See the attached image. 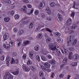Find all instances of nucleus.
<instances>
[{"instance_id": "nucleus-1", "label": "nucleus", "mask_w": 79, "mask_h": 79, "mask_svg": "<svg viewBox=\"0 0 79 79\" xmlns=\"http://www.w3.org/2000/svg\"><path fill=\"white\" fill-rule=\"evenodd\" d=\"M20 10L24 13H26L28 15H30L31 13H32L33 11H34L33 10H31L29 9H27V10H26L25 9H24L23 8H21Z\"/></svg>"}, {"instance_id": "nucleus-2", "label": "nucleus", "mask_w": 79, "mask_h": 79, "mask_svg": "<svg viewBox=\"0 0 79 79\" xmlns=\"http://www.w3.org/2000/svg\"><path fill=\"white\" fill-rule=\"evenodd\" d=\"M49 47L51 50H52L53 51H55L56 48V46L53 43L50 44L49 45Z\"/></svg>"}, {"instance_id": "nucleus-3", "label": "nucleus", "mask_w": 79, "mask_h": 79, "mask_svg": "<svg viewBox=\"0 0 79 79\" xmlns=\"http://www.w3.org/2000/svg\"><path fill=\"white\" fill-rule=\"evenodd\" d=\"M12 75L9 72H7L6 73L4 77H3L4 79H6V78L8 77H10Z\"/></svg>"}, {"instance_id": "nucleus-4", "label": "nucleus", "mask_w": 79, "mask_h": 79, "mask_svg": "<svg viewBox=\"0 0 79 79\" xmlns=\"http://www.w3.org/2000/svg\"><path fill=\"white\" fill-rule=\"evenodd\" d=\"M23 69L25 72H29L30 71V68L27 66H23Z\"/></svg>"}, {"instance_id": "nucleus-5", "label": "nucleus", "mask_w": 79, "mask_h": 79, "mask_svg": "<svg viewBox=\"0 0 79 79\" xmlns=\"http://www.w3.org/2000/svg\"><path fill=\"white\" fill-rule=\"evenodd\" d=\"M29 56L31 59H33L34 58V52L33 51H30L29 52Z\"/></svg>"}, {"instance_id": "nucleus-6", "label": "nucleus", "mask_w": 79, "mask_h": 79, "mask_svg": "<svg viewBox=\"0 0 79 79\" xmlns=\"http://www.w3.org/2000/svg\"><path fill=\"white\" fill-rule=\"evenodd\" d=\"M10 36V35L8 33H6L5 35H3V39H4L5 40H6L9 38V37Z\"/></svg>"}, {"instance_id": "nucleus-7", "label": "nucleus", "mask_w": 79, "mask_h": 79, "mask_svg": "<svg viewBox=\"0 0 79 79\" xmlns=\"http://www.w3.org/2000/svg\"><path fill=\"white\" fill-rule=\"evenodd\" d=\"M72 23V20L71 19L69 18L66 22V24L67 26H69Z\"/></svg>"}, {"instance_id": "nucleus-8", "label": "nucleus", "mask_w": 79, "mask_h": 79, "mask_svg": "<svg viewBox=\"0 0 79 79\" xmlns=\"http://www.w3.org/2000/svg\"><path fill=\"white\" fill-rule=\"evenodd\" d=\"M14 62L16 64H18L19 63V60H18V59L15 60L13 58H12L11 62V64L14 63Z\"/></svg>"}, {"instance_id": "nucleus-9", "label": "nucleus", "mask_w": 79, "mask_h": 79, "mask_svg": "<svg viewBox=\"0 0 79 79\" xmlns=\"http://www.w3.org/2000/svg\"><path fill=\"white\" fill-rule=\"evenodd\" d=\"M45 6V3L44 2H41L39 6V8L40 9H42Z\"/></svg>"}, {"instance_id": "nucleus-10", "label": "nucleus", "mask_w": 79, "mask_h": 79, "mask_svg": "<svg viewBox=\"0 0 79 79\" xmlns=\"http://www.w3.org/2000/svg\"><path fill=\"white\" fill-rule=\"evenodd\" d=\"M10 60H11V57L7 56L6 59V61H7L6 64H7V66H8L9 64H10L9 61H10Z\"/></svg>"}, {"instance_id": "nucleus-11", "label": "nucleus", "mask_w": 79, "mask_h": 79, "mask_svg": "<svg viewBox=\"0 0 79 79\" xmlns=\"http://www.w3.org/2000/svg\"><path fill=\"white\" fill-rule=\"evenodd\" d=\"M44 66L47 68H50V64L48 62H45L44 63Z\"/></svg>"}, {"instance_id": "nucleus-12", "label": "nucleus", "mask_w": 79, "mask_h": 79, "mask_svg": "<svg viewBox=\"0 0 79 79\" xmlns=\"http://www.w3.org/2000/svg\"><path fill=\"white\" fill-rule=\"evenodd\" d=\"M79 58V55L78 54H75L73 56V58L74 60L75 61H76Z\"/></svg>"}, {"instance_id": "nucleus-13", "label": "nucleus", "mask_w": 79, "mask_h": 79, "mask_svg": "<svg viewBox=\"0 0 79 79\" xmlns=\"http://www.w3.org/2000/svg\"><path fill=\"white\" fill-rule=\"evenodd\" d=\"M75 39V36H74V35H70L68 38H67V40H72V39H73V40H74Z\"/></svg>"}, {"instance_id": "nucleus-14", "label": "nucleus", "mask_w": 79, "mask_h": 79, "mask_svg": "<svg viewBox=\"0 0 79 79\" xmlns=\"http://www.w3.org/2000/svg\"><path fill=\"white\" fill-rule=\"evenodd\" d=\"M3 47L4 48H5L7 50H9L10 48L9 44H4L3 45Z\"/></svg>"}, {"instance_id": "nucleus-15", "label": "nucleus", "mask_w": 79, "mask_h": 79, "mask_svg": "<svg viewBox=\"0 0 79 79\" xmlns=\"http://www.w3.org/2000/svg\"><path fill=\"white\" fill-rule=\"evenodd\" d=\"M46 12L48 14L50 15L51 13V10L49 9V8L47 7L46 9Z\"/></svg>"}, {"instance_id": "nucleus-16", "label": "nucleus", "mask_w": 79, "mask_h": 79, "mask_svg": "<svg viewBox=\"0 0 79 79\" xmlns=\"http://www.w3.org/2000/svg\"><path fill=\"white\" fill-rule=\"evenodd\" d=\"M54 35L56 37H59L61 36V33L58 32H56L54 34Z\"/></svg>"}, {"instance_id": "nucleus-17", "label": "nucleus", "mask_w": 79, "mask_h": 79, "mask_svg": "<svg viewBox=\"0 0 79 79\" xmlns=\"http://www.w3.org/2000/svg\"><path fill=\"white\" fill-rule=\"evenodd\" d=\"M58 17L60 21H62L63 20V17L60 14H58Z\"/></svg>"}, {"instance_id": "nucleus-18", "label": "nucleus", "mask_w": 79, "mask_h": 79, "mask_svg": "<svg viewBox=\"0 0 79 79\" xmlns=\"http://www.w3.org/2000/svg\"><path fill=\"white\" fill-rule=\"evenodd\" d=\"M43 37V36L42 35V34L39 33L38 35L37 39L38 40L41 39Z\"/></svg>"}, {"instance_id": "nucleus-19", "label": "nucleus", "mask_w": 79, "mask_h": 79, "mask_svg": "<svg viewBox=\"0 0 79 79\" xmlns=\"http://www.w3.org/2000/svg\"><path fill=\"white\" fill-rule=\"evenodd\" d=\"M40 48V47L39 45H36L34 48V49L35 51H38Z\"/></svg>"}, {"instance_id": "nucleus-20", "label": "nucleus", "mask_w": 79, "mask_h": 79, "mask_svg": "<svg viewBox=\"0 0 79 79\" xmlns=\"http://www.w3.org/2000/svg\"><path fill=\"white\" fill-rule=\"evenodd\" d=\"M49 63H50L51 64H55L56 62H55V60H53L49 61Z\"/></svg>"}, {"instance_id": "nucleus-21", "label": "nucleus", "mask_w": 79, "mask_h": 79, "mask_svg": "<svg viewBox=\"0 0 79 79\" xmlns=\"http://www.w3.org/2000/svg\"><path fill=\"white\" fill-rule=\"evenodd\" d=\"M14 18L15 20H17V19H18L19 18V15L17 14L15 15L14 16Z\"/></svg>"}, {"instance_id": "nucleus-22", "label": "nucleus", "mask_w": 79, "mask_h": 79, "mask_svg": "<svg viewBox=\"0 0 79 79\" xmlns=\"http://www.w3.org/2000/svg\"><path fill=\"white\" fill-rule=\"evenodd\" d=\"M41 58L42 60L43 61H45L47 60V58L45 57L44 56H41Z\"/></svg>"}, {"instance_id": "nucleus-23", "label": "nucleus", "mask_w": 79, "mask_h": 79, "mask_svg": "<svg viewBox=\"0 0 79 79\" xmlns=\"http://www.w3.org/2000/svg\"><path fill=\"white\" fill-rule=\"evenodd\" d=\"M39 75L40 77H43L44 75V72H43L42 71H40L39 73Z\"/></svg>"}, {"instance_id": "nucleus-24", "label": "nucleus", "mask_w": 79, "mask_h": 79, "mask_svg": "<svg viewBox=\"0 0 79 79\" xmlns=\"http://www.w3.org/2000/svg\"><path fill=\"white\" fill-rule=\"evenodd\" d=\"M77 28V25L75 24H73L71 26V28L73 29H75Z\"/></svg>"}, {"instance_id": "nucleus-25", "label": "nucleus", "mask_w": 79, "mask_h": 79, "mask_svg": "<svg viewBox=\"0 0 79 79\" xmlns=\"http://www.w3.org/2000/svg\"><path fill=\"white\" fill-rule=\"evenodd\" d=\"M10 18L8 17H7L4 19V20L5 21V22H6V23L8 22V21H10Z\"/></svg>"}, {"instance_id": "nucleus-26", "label": "nucleus", "mask_w": 79, "mask_h": 79, "mask_svg": "<svg viewBox=\"0 0 79 79\" xmlns=\"http://www.w3.org/2000/svg\"><path fill=\"white\" fill-rule=\"evenodd\" d=\"M34 22H31L30 24V28H32L34 27Z\"/></svg>"}, {"instance_id": "nucleus-27", "label": "nucleus", "mask_w": 79, "mask_h": 79, "mask_svg": "<svg viewBox=\"0 0 79 79\" xmlns=\"http://www.w3.org/2000/svg\"><path fill=\"white\" fill-rule=\"evenodd\" d=\"M71 65L72 66H77V62H72L71 64Z\"/></svg>"}, {"instance_id": "nucleus-28", "label": "nucleus", "mask_w": 79, "mask_h": 79, "mask_svg": "<svg viewBox=\"0 0 79 79\" xmlns=\"http://www.w3.org/2000/svg\"><path fill=\"white\" fill-rule=\"evenodd\" d=\"M41 68L42 70H43V71H47V68H45V67H44V66L43 65L41 66Z\"/></svg>"}, {"instance_id": "nucleus-29", "label": "nucleus", "mask_w": 79, "mask_h": 79, "mask_svg": "<svg viewBox=\"0 0 79 79\" xmlns=\"http://www.w3.org/2000/svg\"><path fill=\"white\" fill-rule=\"evenodd\" d=\"M27 64V65H31V64H32V62L31 61V60H28Z\"/></svg>"}, {"instance_id": "nucleus-30", "label": "nucleus", "mask_w": 79, "mask_h": 79, "mask_svg": "<svg viewBox=\"0 0 79 79\" xmlns=\"http://www.w3.org/2000/svg\"><path fill=\"white\" fill-rule=\"evenodd\" d=\"M27 57V55L25 54H24L22 56V59L23 60H26V58Z\"/></svg>"}, {"instance_id": "nucleus-31", "label": "nucleus", "mask_w": 79, "mask_h": 79, "mask_svg": "<svg viewBox=\"0 0 79 79\" xmlns=\"http://www.w3.org/2000/svg\"><path fill=\"white\" fill-rule=\"evenodd\" d=\"M4 2L6 3H9V4H11V1L10 0H3Z\"/></svg>"}, {"instance_id": "nucleus-32", "label": "nucleus", "mask_w": 79, "mask_h": 79, "mask_svg": "<svg viewBox=\"0 0 79 79\" xmlns=\"http://www.w3.org/2000/svg\"><path fill=\"white\" fill-rule=\"evenodd\" d=\"M77 42V39H75L73 42V45H75V44H76Z\"/></svg>"}, {"instance_id": "nucleus-33", "label": "nucleus", "mask_w": 79, "mask_h": 79, "mask_svg": "<svg viewBox=\"0 0 79 79\" xmlns=\"http://www.w3.org/2000/svg\"><path fill=\"white\" fill-rule=\"evenodd\" d=\"M19 72L18 71H16L15 72L13 73V74L14 75H18L19 74Z\"/></svg>"}, {"instance_id": "nucleus-34", "label": "nucleus", "mask_w": 79, "mask_h": 79, "mask_svg": "<svg viewBox=\"0 0 79 79\" xmlns=\"http://www.w3.org/2000/svg\"><path fill=\"white\" fill-rule=\"evenodd\" d=\"M68 60V58L65 57L64 58V59L63 60V62L64 63H66L67 62V60Z\"/></svg>"}, {"instance_id": "nucleus-35", "label": "nucleus", "mask_w": 79, "mask_h": 79, "mask_svg": "<svg viewBox=\"0 0 79 79\" xmlns=\"http://www.w3.org/2000/svg\"><path fill=\"white\" fill-rule=\"evenodd\" d=\"M36 60L37 61L39 62L40 60V56H36Z\"/></svg>"}, {"instance_id": "nucleus-36", "label": "nucleus", "mask_w": 79, "mask_h": 79, "mask_svg": "<svg viewBox=\"0 0 79 79\" xmlns=\"http://www.w3.org/2000/svg\"><path fill=\"white\" fill-rule=\"evenodd\" d=\"M39 11L38 10H36L35 11V15H39Z\"/></svg>"}, {"instance_id": "nucleus-37", "label": "nucleus", "mask_w": 79, "mask_h": 79, "mask_svg": "<svg viewBox=\"0 0 79 79\" xmlns=\"http://www.w3.org/2000/svg\"><path fill=\"white\" fill-rule=\"evenodd\" d=\"M75 6H76V2L73 1V5L72 6V8H74L75 9H77V8H75Z\"/></svg>"}, {"instance_id": "nucleus-38", "label": "nucleus", "mask_w": 79, "mask_h": 79, "mask_svg": "<svg viewBox=\"0 0 79 79\" xmlns=\"http://www.w3.org/2000/svg\"><path fill=\"white\" fill-rule=\"evenodd\" d=\"M46 31H48V32H49L50 33H52V31H51V30H50V29L48 28H46Z\"/></svg>"}, {"instance_id": "nucleus-39", "label": "nucleus", "mask_w": 79, "mask_h": 79, "mask_svg": "<svg viewBox=\"0 0 79 79\" xmlns=\"http://www.w3.org/2000/svg\"><path fill=\"white\" fill-rule=\"evenodd\" d=\"M50 41H51V38H50L49 37L46 40V42L48 43H49L50 42Z\"/></svg>"}, {"instance_id": "nucleus-40", "label": "nucleus", "mask_w": 79, "mask_h": 79, "mask_svg": "<svg viewBox=\"0 0 79 79\" xmlns=\"http://www.w3.org/2000/svg\"><path fill=\"white\" fill-rule=\"evenodd\" d=\"M69 50L70 51H72V52H73V51L74 50V48L71 47L69 48Z\"/></svg>"}, {"instance_id": "nucleus-41", "label": "nucleus", "mask_w": 79, "mask_h": 79, "mask_svg": "<svg viewBox=\"0 0 79 79\" xmlns=\"http://www.w3.org/2000/svg\"><path fill=\"white\" fill-rule=\"evenodd\" d=\"M69 41H67V44L68 45H69L71 44V40H68Z\"/></svg>"}, {"instance_id": "nucleus-42", "label": "nucleus", "mask_w": 79, "mask_h": 79, "mask_svg": "<svg viewBox=\"0 0 79 79\" xmlns=\"http://www.w3.org/2000/svg\"><path fill=\"white\" fill-rule=\"evenodd\" d=\"M74 15H75V13L72 12L71 14V17H72V18H74Z\"/></svg>"}, {"instance_id": "nucleus-43", "label": "nucleus", "mask_w": 79, "mask_h": 79, "mask_svg": "<svg viewBox=\"0 0 79 79\" xmlns=\"http://www.w3.org/2000/svg\"><path fill=\"white\" fill-rule=\"evenodd\" d=\"M12 56H17V52H14L12 53Z\"/></svg>"}, {"instance_id": "nucleus-44", "label": "nucleus", "mask_w": 79, "mask_h": 79, "mask_svg": "<svg viewBox=\"0 0 79 79\" xmlns=\"http://www.w3.org/2000/svg\"><path fill=\"white\" fill-rule=\"evenodd\" d=\"M9 46L10 47H13V45H14V44L13 42H10L9 43Z\"/></svg>"}, {"instance_id": "nucleus-45", "label": "nucleus", "mask_w": 79, "mask_h": 79, "mask_svg": "<svg viewBox=\"0 0 79 79\" xmlns=\"http://www.w3.org/2000/svg\"><path fill=\"white\" fill-rule=\"evenodd\" d=\"M50 6L52 7H55V2H52L50 4Z\"/></svg>"}, {"instance_id": "nucleus-46", "label": "nucleus", "mask_w": 79, "mask_h": 79, "mask_svg": "<svg viewBox=\"0 0 79 79\" xmlns=\"http://www.w3.org/2000/svg\"><path fill=\"white\" fill-rule=\"evenodd\" d=\"M29 22H30V20H29V19H28L25 21V23L26 24H28V23H29Z\"/></svg>"}, {"instance_id": "nucleus-47", "label": "nucleus", "mask_w": 79, "mask_h": 79, "mask_svg": "<svg viewBox=\"0 0 79 79\" xmlns=\"http://www.w3.org/2000/svg\"><path fill=\"white\" fill-rule=\"evenodd\" d=\"M61 38L58 37L56 39V40L57 42H61Z\"/></svg>"}, {"instance_id": "nucleus-48", "label": "nucleus", "mask_w": 79, "mask_h": 79, "mask_svg": "<svg viewBox=\"0 0 79 79\" xmlns=\"http://www.w3.org/2000/svg\"><path fill=\"white\" fill-rule=\"evenodd\" d=\"M13 31L14 32H18V29L16 27H15L13 29Z\"/></svg>"}, {"instance_id": "nucleus-49", "label": "nucleus", "mask_w": 79, "mask_h": 79, "mask_svg": "<svg viewBox=\"0 0 79 79\" xmlns=\"http://www.w3.org/2000/svg\"><path fill=\"white\" fill-rule=\"evenodd\" d=\"M31 69L32 71H33L34 72H35V67H34L32 66V67H31Z\"/></svg>"}, {"instance_id": "nucleus-50", "label": "nucleus", "mask_w": 79, "mask_h": 79, "mask_svg": "<svg viewBox=\"0 0 79 79\" xmlns=\"http://www.w3.org/2000/svg\"><path fill=\"white\" fill-rule=\"evenodd\" d=\"M57 55L58 56H61V52H57Z\"/></svg>"}, {"instance_id": "nucleus-51", "label": "nucleus", "mask_w": 79, "mask_h": 79, "mask_svg": "<svg viewBox=\"0 0 79 79\" xmlns=\"http://www.w3.org/2000/svg\"><path fill=\"white\" fill-rule=\"evenodd\" d=\"M19 32L21 34H23L24 32V31H23V30H19Z\"/></svg>"}, {"instance_id": "nucleus-52", "label": "nucleus", "mask_w": 79, "mask_h": 79, "mask_svg": "<svg viewBox=\"0 0 79 79\" xmlns=\"http://www.w3.org/2000/svg\"><path fill=\"white\" fill-rule=\"evenodd\" d=\"M64 50L65 55H68V52L66 50V49H64Z\"/></svg>"}, {"instance_id": "nucleus-53", "label": "nucleus", "mask_w": 79, "mask_h": 79, "mask_svg": "<svg viewBox=\"0 0 79 79\" xmlns=\"http://www.w3.org/2000/svg\"><path fill=\"white\" fill-rule=\"evenodd\" d=\"M14 13L15 11H14V10H12L10 13V15H14Z\"/></svg>"}, {"instance_id": "nucleus-54", "label": "nucleus", "mask_w": 79, "mask_h": 79, "mask_svg": "<svg viewBox=\"0 0 79 79\" xmlns=\"http://www.w3.org/2000/svg\"><path fill=\"white\" fill-rule=\"evenodd\" d=\"M47 20L48 21H52V18L50 17H48L47 18Z\"/></svg>"}, {"instance_id": "nucleus-55", "label": "nucleus", "mask_w": 79, "mask_h": 79, "mask_svg": "<svg viewBox=\"0 0 79 79\" xmlns=\"http://www.w3.org/2000/svg\"><path fill=\"white\" fill-rule=\"evenodd\" d=\"M64 76V74H61L59 75V77L60 78H61V77H63Z\"/></svg>"}, {"instance_id": "nucleus-56", "label": "nucleus", "mask_w": 79, "mask_h": 79, "mask_svg": "<svg viewBox=\"0 0 79 79\" xmlns=\"http://www.w3.org/2000/svg\"><path fill=\"white\" fill-rule=\"evenodd\" d=\"M29 41H27L24 42V45H27V44H29Z\"/></svg>"}, {"instance_id": "nucleus-57", "label": "nucleus", "mask_w": 79, "mask_h": 79, "mask_svg": "<svg viewBox=\"0 0 79 79\" xmlns=\"http://www.w3.org/2000/svg\"><path fill=\"white\" fill-rule=\"evenodd\" d=\"M27 6L28 8H32V6L31 5L27 4Z\"/></svg>"}, {"instance_id": "nucleus-58", "label": "nucleus", "mask_w": 79, "mask_h": 79, "mask_svg": "<svg viewBox=\"0 0 79 79\" xmlns=\"http://www.w3.org/2000/svg\"><path fill=\"white\" fill-rule=\"evenodd\" d=\"M68 57L69 60H71L73 59L72 56H68Z\"/></svg>"}, {"instance_id": "nucleus-59", "label": "nucleus", "mask_w": 79, "mask_h": 79, "mask_svg": "<svg viewBox=\"0 0 79 79\" xmlns=\"http://www.w3.org/2000/svg\"><path fill=\"white\" fill-rule=\"evenodd\" d=\"M1 60L2 61H3L5 60V57L3 56L1 57Z\"/></svg>"}, {"instance_id": "nucleus-60", "label": "nucleus", "mask_w": 79, "mask_h": 79, "mask_svg": "<svg viewBox=\"0 0 79 79\" xmlns=\"http://www.w3.org/2000/svg\"><path fill=\"white\" fill-rule=\"evenodd\" d=\"M13 76L11 75L10 77H9V78L7 79H13Z\"/></svg>"}, {"instance_id": "nucleus-61", "label": "nucleus", "mask_w": 79, "mask_h": 79, "mask_svg": "<svg viewBox=\"0 0 79 79\" xmlns=\"http://www.w3.org/2000/svg\"><path fill=\"white\" fill-rule=\"evenodd\" d=\"M23 2H25V3H26L29 2L28 0H23Z\"/></svg>"}, {"instance_id": "nucleus-62", "label": "nucleus", "mask_w": 79, "mask_h": 79, "mask_svg": "<svg viewBox=\"0 0 79 79\" xmlns=\"http://www.w3.org/2000/svg\"><path fill=\"white\" fill-rule=\"evenodd\" d=\"M47 56L49 59H51V58H52V56H51V55H48Z\"/></svg>"}, {"instance_id": "nucleus-63", "label": "nucleus", "mask_w": 79, "mask_h": 79, "mask_svg": "<svg viewBox=\"0 0 79 79\" xmlns=\"http://www.w3.org/2000/svg\"><path fill=\"white\" fill-rule=\"evenodd\" d=\"M56 52L57 53H58V52H60V49H59L58 48H56Z\"/></svg>"}, {"instance_id": "nucleus-64", "label": "nucleus", "mask_w": 79, "mask_h": 79, "mask_svg": "<svg viewBox=\"0 0 79 79\" xmlns=\"http://www.w3.org/2000/svg\"><path fill=\"white\" fill-rule=\"evenodd\" d=\"M75 79H79V76H76L75 77Z\"/></svg>"}]
</instances>
